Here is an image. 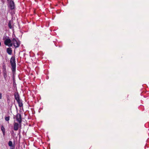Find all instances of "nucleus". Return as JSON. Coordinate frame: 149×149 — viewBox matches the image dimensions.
Instances as JSON below:
<instances>
[{
    "mask_svg": "<svg viewBox=\"0 0 149 149\" xmlns=\"http://www.w3.org/2000/svg\"><path fill=\"white\" fill-rule=\"evenodd\" d=\"M8 146L10 147L13 146H15L14 145H13V143L11 141H9L8 143Z\"/></svg>",
    "mask_w": 149,
    "mask_h": 149,
    "instance_id": "obj_14",
    "label": "nucleus"
},
{
    "mask_svg": "<svg viewBox=\"0 0 149 149\" xmlns=\"http://www.w3.org/2000/svg\"><path fill=\"white\" fill-rule=\"evenodd\" d=\"M1 130L2 131L3 136H4L5 134V129L3 125L1 126Z\"/></svg>",
    "mask_w": 149,
    "mask_h": 149,
    "instance_id": "obj_9",
    "label": "nucleus"
},
{
    "mask_svg": "<svg viewBox=\"0 0 149 149\" xmlns=\"http://www.w3.org/2000/svg\"><path fill=\"white\" fill-rule=\"evenodd\" d=\"M16 119L18 123L16 122H14L13 129L15 131H17L19 127H21L22 126V119L21 114L17 113L16 116Z\"/></svg>",
    "mask_w": 149,
    "mask_h": 149,
    "instance_id": "obj_1",
    "label": "nucleus"
},
{
    "mask_svg": "<svg viewBox=\"0 0 149 149\" xmlns=\"http://www.w3.org/2000/svg\"><path fill=\"white\" fill-rule=\"evenodd\" d=\"M10 149H15V146H13L10 147Z\"/></svg>",
    "mask_w": 149,
    "mask_h": 149,
    "instance_id": "obj_15",
    "label": "nucleus"
},
{
    "mask_svg": "<svg viewBox=\"0 0 149 149\" xmlns=\"http://www.w3.org/2000/svg\"><path fill=\"white\" fill-rule=\"evenodd\" d=\"M14 96L15 99L17 101L20 99L19 94L18 93H15L14 94Z\"/></svg>",
    "mask_w": 149,
    "mask_h": 149,
    "instance_id": "obj_6",
    "label": "nucleus"
},
{
    "mask_svg": "<svg viewBox=\"0 0 149 149\" xmlns=\"http://www.w3.org/2000/svg\"><path fill=\"white\" fill-rule=\"evenodd\" d=\"M7 53L10 55L11 54L12 52V50L11 49V48H8L7 49Z\"/></svg>",
    "mask_w": 149,
    "mask_h": 149,
    "instance_id": "obj_10",
    "label": "nucleus"
},
{
    "mask_svg": "<svg viewBox=\"0 0 149 149\" xmlns=\"http://www.w3.org/2000/svg\"><path fill=\"white\" fill-rule=\"evenodd\" d=\"M20 44V42L18 40H17L15 38H13L12 40V42L9 46L10 47L12 46L13 45L14 47L15 48H17L19 47Z\"/></svg>",
    "mask_w": 149,
    "mask_h": 149,
    "instance_id": "obj_3",
    "label": "nucleus"
},
{
    "mask_svg": "<svg viewBox=\"0 0 149 149\" xmlns=\"http://www.w3.org/2000/svg\"><path fill=\"white\" fill-rule=\"evenodd\" d=\"M10 117L8 116H6L5 117L4 119L6 121L8 122V123H9V121L10 120Z\"/></svg>",
    "mask_w": 149,
    "mask_h": 149,
    "instance_id": "obj_12",
    "label": "nucleus"
},
{
    "mask_svg": "<svg viewBox=\"0 0 149 149\" xmlns=\"http://www.w3.org/2000/svg\"><path fill=\"white\" fill-rule=\"evenodd\" d=\"M8 26L9 28L10 29H12L13 28V27H12V24L11 23V22L10 21L9 22L8 24Z\"/></svg>",
    "mask_w": 149,
    "mask_h": 149,
    "instance_id": "obj_11",
    "label": "nucleus"
},
{
    "mask_svg": "<svg viewBox=\"0 0 149 149\" xmlns=\"http://www.w3.org/2000/svg\"><path fill=\"white\" fill-rule=\"evenodd\" d=\"M10 63L11 66V70L14 75L15 73L16 65L15 58L12 56L10 59Z\"/></svg>",
    "mask_w": 149,
    "mask_h": 149,
    "instance_id": "obj_2",
    "label": "nucleus"
},
{
    "mask_svg": "<svg viewBox=\"0 0 149 149\" xmlns=\"http://www.w3.org/2000/svg\"><path fill=\"white\" fill-rule=\"evenodd\" d=\"M2 72L4 79L5 80H6L7 77V71H2Z\"/></svg>",
    "mask_w": 149,
    "mask_h": 149,
    "instance_id": "obj_7",
    "label": "nucleus"
},
{
    "mask_svg": "<svg viewBox=\"0 0 149 149\" xmlns=\"http://www.w3.org/2000/svg\"><path fill=\"white\" fill-rule=\"evenodd\" d=\"M18 104L19 106L20 107H21L23 106V104L22 100L20 99L17 101Z\"/></svg>",
    "mask_w": 149,
    "mask_h": 149,
    "instance_id": "obj_8",
    "label": "nucleus"
},
{
    "mask_svg": "<svg viewBox=\"0 0 149 149\" xmlns=\"http://www.w3.org/2000/svg\"><path fill=\"white\" fill-rule=\"evenodd\" d=\"M6 71V66L4 64L2 66V71Z\"/></svg>",
    "mask_w": 149,
    "mask_h": 149,
    "instance_id": "obj_13",
    "label": "nucleus"
},
{
    "mask_svg": "<svg viewBox=\"0 0 149 149\" xmlns=\"http://www.w3.org/2000/svg\"><path fill=\"white\" fill-rule=\"evenodd\" d=\"M13 83L14 84V83H15V81L14 79H13Z\"/></svg>",
    "mask_w": 149,
    "mask_h": 149,
    "instance_id": "obj_17",
    "label": "nucleus"
},
{
    "mask_svg": "<svg viewBox=\"0 0 149 149\" xmlns=\"http://www.w3.org/2000/svg\"><path fill=\"white\" fill-rule=\"evenodd\" d=\"M9 0H7V1H9Z\"/></svg>",
    "mask_w": 149,
    "mask_h": 149,
    "instance_id": "obj_19",
    "label": "nucleus"
},
{
    "mask_svg": "<svg viewBox=\"0 0 149 149\" xmlns=\"http://www.w3.org/2000/svg\"><path fill=\"white\" fill-rule=\"evenodd\" d=\"M9 7L11 10L14 9L15 8V5L13 1L10 0L9 2Z\"/></svg>",
    "mask_w": 149,
    "mask_h": 149,
    "instance_id": "obj_5",
    "label": "nucleus"
},
{
    "mask_svg": "<svg viewBox=\"0 0 149 149\" xmlns=\"http://www.w3.org/2000/svg\"><path fill=\"white\" fill-rule=\"evenodd\" d=\"M3 40L4 41V44L5 45L10 47L9 45L11 43L12 40L7 36H4L3 37Z\"/></svg>",
    "mask_w": 149,
    "mask_h": 149,
    "instance_id": "obj_4",
    "label": "nucleus"
},
{
    "mask_svg": "<svg viewBox=\"0 0 149 149\" xmlns=\"http://www.w3.org/2000/svg\"><path fill=\"white\" fill-rule=\"evenodd\" d=\"M1 42H0V46H1Z\"/></svg>",
    "mask_w": 149,
    "mask_h": 149,
    "instance_id": "obj_18",
    "label": "nucleus"
},
{
    "mask_svg": "<svg viewBox=\"0 0 149 149\" xmlns=\"http://www.w3.org/2000/svg\"><path fill=\"white\" fill-rule=\"evenodd\" d=\"M2 94L0 93V99H2Z\"/></svg>",
    "mask_w": 149,
    "mask_h": 149,
    "instance_id": "obj_16",
    "label": "nucleus"
}]
</instances>
